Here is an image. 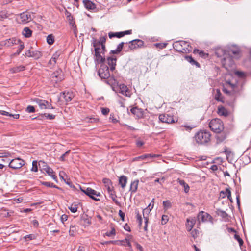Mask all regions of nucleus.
Listing matches in <instances>:
<instances>
[{
  "label": "nucleus",
  "instance_id": "20",
  "mask_svg": "<svg viewBox=\"0 0 251 251\" xmlns=\"http://www.w3.org/2000/svg\"><path fill=\"white\" fill-rule=\"evenodd\" d=\"M108 65L110 66V70L113 71L115 69L116 65L117 59L115 57H109L107 59Z\"/></svg>",
  "mask_w": 251,
  "mask_h": 251
},
{
  "label": "nucleus",
  "instance_id": "18",
  "mask_svg": "<svg viewBox=\"0 0 251 251\" xmlns=\"http://www.w3.org/2000/svg\"><path fill=\"white\" fill-rule=\"evenodd\" d=\"M94 60L96 64L103 63L105 60L104 54H99L98 52H95Z\"/></svg>",
  "mask_w": 251,
  "mask_h": 251
},
{
  "label": "nucleus",
  "instance_id": "57",
  "mask_svg": "<svg viewBox=\"0 0 251 251\" xmlns=\"http://www.w3.org/2000/svg\"><path fill=\"white\" fill-rule=\"evenodd\" d=\"M35 108L34 106L31 105H29L26 108V111L28 112V113H33L35 112Z\"/></svg>",
  "mask_w": 251,
  "mask_h": 251
},
{
  "label": "nucleus",
  "instance_id": "6",
  "mask_svg": "<svg viewBox=\"0 0 251 251\" xmlns=\"http://www.w3.org/2000/svg\"><path fill=\"white\" fill-rule=\"evenodd\" d=\"M98 75L101 79H107L110 76L109 68L104 64H101L98 71Z\"/></svg>",
  "mask_w": 251,
  "mask_h": 251
},
{
  "label": "nucleus",
  "instance_id": "1",
  "mask_svg": "<svg viewBox=\"0 0 251 251\" xmlns=\"http://www.w3.org/2000/svg\"><path fill=\"white\" fill-rule=\"evenodd\" d=\"M211 134L209 132L206 130H201L195 135L196 142L199 144H205L210 141Z\"/></svg>",
  "mask_w": 251,
  "mask_h": 251
},
{
  "label": "nucleus",
  "instance_id": "36",
  "mask_svg": "<svg viewBox=\"0 0 251 251\" xmlns=\"http://www.w3.org/2000/svg\"><path fill=\"white\" fill-rule=\"evenodd\" d=\"M18 42H20L19 40H17L16 38H12L7 40L5 45H7L8 46H10L14 44H18Z\"/></svg>",
  "mask_w": 251,
  "mask_h": 251
},
{
  "label": "nucleus",
  "instance_id": "3",
  "mask_svg": "<svg viewBox=\"0 0 251 251\" xmlns=\"http://www.w3.org/2000/svg\"><path fill=\"white\" fill-rule=\"evenodd\" d=\"M237 86L232 83L230 81H226L223 84V92L229 95L234 96L236 93Z\"/></svg>",
  "mask_w": 251,
  "mask_h": 251
},
{
  "label": "nucleus",
  "instance_id": "55",
  "mask_svg": "<svg viewBox=\"0 0 251 251\" xmlns=\"http://www.w3.org/2000/svg\"><path fill=\"white\" fill-rule=\"evenodd\" d=\"M110 197L112 199V201L116 203V204H118L119 202L116 199L117 196L115 194V192L112 194L110 195Z\"/></svg>",
  "mask_w": 251,
  "mask_h": 251
},
{
  "label": "nucleus",
  "instance_id": "58",
  "mask_svg": "<svg viewBox=\"0 0 251 251\" xmlns=\"http://www.w3.org/2000/svg\"><path fill=\"white\" fill-rule=\"evenodd\" d=\"M109 112V109L108 108H101V113L102 114L106 115Z\"/></svg>",
  "mask_w": 251,
  "mask_h": 251
},
{
  "label": "nucleus",
  "instance_id": "9",
  "mask_svg": "<svg viewBox=\"0 0 251 251\" xmlns=\"http://www.w3.org/2000/svg\"><path fill=\"white\" fill-rule=\"evenodd\" d=\"M24 165V161L19 158L12 159L9 164V167L14 169L21 168Z\"/></svg>",
  "mask_w": 251,
  "mask_h": 251
},
{
  "label": "nucleus",
  "instance_id": "33",
  "mask_svg": "<svg viewBox=\"0 0 251 251\" xmlns=\"http://www.w3.org/2000/svg\"><path fill=\"white\" fill-rule=\"evenodd\" d=\"M108 35L110 38H112L113 37H117L120 38L124 36V34H123L122 32L115 33L110 32L109 33Z\"/></svg>",
  "mask_w": 251,
  "mask_h": 251
},
{
  "label": "nucleus",
  "instance_id": "25",
  "mask_svg": "<svg viewBox=\"0 0 251 251\" xmlns=\"http://www.w3.org/2000/svg\"><path fill=\"white\" fill-rule=\"evenodd\" d=\"M106 38V36L100 37L99 41H95L94 45H97V46L102 47V48H105Z\"/></svg>",
  "mask_w": 251,
  "mask_h": 251
},
{
  "label": "nucleus",
  "instance_id": "8",
  "mask_svg": "<svg viewBox=\"0 0 251 251\" xmlns=\"http://www.w3.org/2000/svg\"><path fill=\"white\" fill-rule=\"evenodd\" d=\"M17 19L19 23L23 24L28 23L32 19L31 14L28 12L21 13L18 16Z\"/></svg>",
  "mask_w": 251,
  "mask_h": 251
},
{
  "label": "nucleus",
  "instance_id": "50",
  "mask_svg": "<svg viewBox=\"0 0 251 251\" xmlns=\"http://www.w3.org/2000/svg\"><path fill=\"white\" fill-rule=\"evenodd\" d=\"M24 69H25V67L24 66H20L14 68L12 70H13V72L14 73H16V72H18L23 71Z\"/></svg>",
  "mask_w": 251,
  "mask_h": 251
},
{
  "label": "nucleus",
  "instance_id": "14",
  "mask_svg": "<svg viewBox=\"0 0 251 251\" xmlns=\"http://www.w3.org/2000/svg\"><path fill=\"white\" fill-rule=\"evenodd\" d=\"M159 119L162 123L170 124L175 122L173 117L168 114H162L159 115Z\"/></svg>",
  "mask_w": 251,
  "mask_h": 251
},
{
  "label": "nucleus",
  "instance_id": "64",
  "mask_svg": "<svg viewBox=\"0 0 251 251\" xmlns=\"http://www.w3.org/2000/svg\"><path fill=\"white\" fill-rule=\"evenodd\" d=\"M124 44H125L124 42H121L117 46V47L116 49L118 50V51L119 50V51H120V52L121 51V50H122V49L123 48V46H124Z\"/></svg>",
  "mask_w": 251,
  "mask_h": 251
},
{
  "label": "nucleus",
  "instance_id": "2",
  "mask_svg": "<svg viewBox=\"0 0 251 251\" xmlns=\"http://www.w3.org/2000/svg\"><path fill=\"white\" fill-rule=\"evenodd\" d=\"M209 126L211 130L217 133L222 132L224 128L223 122L217 118L211 120L209 123Z\"/></svg>",
  "mask_w": 251,
  "mask_h": 251
},
{
  "label": "nucleus",
  "instance_id": "27",
  "mask_svg": "<svg viewBox=\"0 0 251 251\" xmlns=\"http://www.w3.org/2000/svg\"><path fill=\"white\" fill-rule=\"evenodd\" d=\"M214 98H215V99L218 101H220L222 103L225 102L223 97L222 96V95L220 92V90L219 89H217L216 90V93L215 94Z\"/></svg>",
  "mask_w": 251,
  "mask_h": 251
},
{
  "label": "nucleus",
  "instance_id": "4",
  "mask_svg": "<svg viewBox=\"0 0 251 251\" xmlns=\"http://www.w3.org/2000/svg\"><path fill=\"white\" fill-rule=\"evenodd\" d=\"M232 56L227 54L221 60L223 66L227 70H230L234 67V62Z\"/></svg>",
  "mask_w": 251,
  "mask_h": 251
},
{
  "label": "nucleus",
  "instance_id": "17",
  "mask_svg": "<svg viewBox=\"0 0 251 251\" xmlns=\"http://www.w3.org/2000/svg\"><path fill=\"white\" fill-rule=\"evenodd\" d=\"M151 210L148 207H147L143 209V218L144 219L145 222V226L144 229L145 231H147L148 228V215Z\"/></svg>",
  "mask_w": 251,
  "mask_h": 251
},
{
  "label": "nucleus",
  "instance_id": "34",
  "mask_svg": "<svg viewBox=\"0 0 251 251\" xmlns=\"http://www.w3.org/2000/svg\"><path fill=\"white\" fill-rule=\"evenodd\" d=\"M22 33L25 37L29 38L32 35V31L28 27H25L24 28Z\"/></svg>",
  "mask_w": 251,
  "mask_h": 251
},
{
  "label": "nucleus",
  "instance_id": "49",
  "mask_svg": "<svg viewBox=\"0 0 251 251\" xmlns=\"http://www.w3.org/2000/svg\"><path fill=\"white\" fill-rule=\"evenodd\" d=\"M31 171L36 172L38 171V167H37V161H33L32 162V167L31 168Z\"/></svg>",
  "mask_w": 251,
  "mask_h": 251
},
{
  "label": "nucleus",
  "instance_id": "61",
  "mask_svg": "<svg viewBox=\"0 0 251 251\" xmlns=\"http://www.w3.org/2000/svg\"><path fill=\"white\" fill-rule=\"evenodd\" d=\"M70 151L68 150L65 153L63 154L60 157V160L61 161H64L65 160V157L69 153Z\"/></svg>",
  "mask_w": 251,
  "mask_h": 251
},
{
  "label": "nucleus",
  "instance_id": "52",
  "mask_svg": "<svg viewBox=\"0 0 251 251\" xmlns=\"http://www.w3.org/2000/svg\"><path fill=\"white\" fill-rule=\"evenodd\" d=\"M169 217L167 215H163L162 216L161 223L162 225H164L167 223L168 221Z\"/></svg>",
  "mask_w": 251,
  "mask_h": 251
},
{
  "label": "nucleus",
  "instance_id": "40",
  "mask_svg": "<svg viewBox=\"0 0 251 251\" xmlns=\"http://www.w3.org/2000/svg\"><path fill=\"white\" fill-rule=\"evenodd\" d=\"M78 204L76 203H72L69 207V209L72 213H75L77 211Z\"/></svg>",
  "mask_w": 251,
  "mask_h": 251
},
{
  "label": "nucleus",
  "instance_id": "24",
  "mask_svg": "<svg viewBox=\"0 0 251 251\" xmlns=\"http://www.w3.org/2000/svg\"><path fill=\"white\" fill-rule=\"evenodd\" d=\"M227 54L230 55L232 57L238 58L240 54V50L238 48L231 49Z\"/></svg>",
  "mask_w": 251,
  "mask_h": 251
},
{
  "label": "nucleus",
  "instance_id": "48",
  "mask_svg": "<svg viewBox=\"0 0 251 251\" xmlns=\"http://www.w3.org/2000/svg\"><path fill=\"white\" fill-rule=\"evenodd\" d=\"M190 234L194 239H195L199 234V231L197 229H191V231H189Z\"/></svg>",
  "mask_w": 251,
  "mask_h": 251
},
{
  "label": "nucleus",
  "instance_id": "21",
  "mask_svg": "<svg viewBox=\"0 0 251 251\" xmlns=\"http://www.w3.org/2000/svg\"><path fill=\"white\" fill-rule=\"evenodd\" d=\"M196 220L194 218H189L187 219V223L186 224V229L188 231H191L193 227L195 224Z\"/></svg>",
  "mask_w": 251,
  "mask_h": 251
},
{
  "label": "nucleus",
  "instance_id": "10",
  "mask_svg": "<svg viewBox=\"0 0 251 251\" xmlns=\"http://www.w3.org/2000/svg\"><path fill=\"white\" fill-rule=\"evenodd\" d=\"M40 163H42L43 164L42 169L43 171L47 173L53 180L57 181V176L54 174L53 170L48 166L44 162L40 161L39 165H40Z\"/></svg>",
  "mask_w": 251,
  "mask_h": 251
},
{
  "label": "nucleus",
  "instance_id": "62",
  "mask_svg": "<svg viewBox=\"0 0 251 251\" xmlns=\"http://www.w3.org/2000/svg\"><path fill=\"white\" fill-rule=\"evenodd\" d=\"M235 237L238 240L240 246H242L243 244V241L242 240V239L240 238L239 236L236 235H235Z\"/></svg>",
  "mask_w": 251,
  "mask_h": 251
},
{
  "label": "nucleus",
  "instance_id": "32",
  "mask_svg": "<svg viewBox=\"0 0 251 251\" xmlns=\"http://www.w3.org/2000/svg\"><path fill=\"white\" fill-rule=\"evenodd\" d=\"M119 184L121 185V187L123 188H124L126 186L127 183V177L125 176H121L119 178Z\"/></svg>",
  "mask_w": 251,
  "mask_h": 251
},
{
  "label": "nucleus",
  "instance_id": "29",
  "mask_svg": "<svg viewBox=\"0 0 251 251\" xmlns=\"http://www.w3.org/2000/svg\"><path fill=\"white\" fill-rule=\"evenodd\" d=\"M61 95L63 96L66 102L70 101L73 97V94L72 92H63Z\"/></svg>",
  "mask_w": 251,
  "mask_h": 251
},
{
  "label": "nucleus",
  "instance_id": "44",
  "mask_svg": "<svg viewBox=\"0 0 251 251\" xmlns=\"http://www.w3.org/2000/svg\"><path fill=\"white\" fill-rule=\"evenodd\" d=\"M47 42L49 45H52L54 42V36L52 34L49 35L47 37Z\"/></svg>",
  "mask_w": 251,
  "mask_h": 251
},
{
  "label": "nucleus",
  "instance_id": "7",
  "mask_svg": "<svg viewBox=\"0 0 251 251\" xmlns=\"http://www.w3.org/2000/svg\"><path fill=\"white\" fill-rule=\"evenodd\" d=\"M81 190L84 193L89 196L93 200H94L96 201L100 200L99 199L95 198V196L100 197V193L97 192L96 191L91 189V188H81Z\"/></svg>",
  "mask_w": 251,
  "mask_h": 251
},
{
  "label": "nucleus",
  "instance_id": "15",
  "mask_svg": "<svg viewBox=\"0 0 251 251\" xmlns=\"http://www.w3.org/2000/svg\"><path fill=\"white\" fill-rule=\"evenodd\" d=\"M143 45V42L139 39L133 40L129 42V48L132 50L137 48L141 47Z\"/></svg>",
  "mask_w": 251,
  "mask_h": 251
},
{
  "label": "nucleus",
  "instance_id": "46",
  "mask_svg": "<svg viewBox=\"0 0 251 251\" xmlns=\"http://www.w3.org/2000/svg\"><path fill=\"white\" fill-rule=\"evenodd\" d=\"M32 55V57H34L35 58L38 59L42 56V53L39 51L35 50L33 51Z\"/></svg>",
  "mask_w": 251,
  "mask_h": 251
},
{
  "label": "nucleus",
  "instance_id": "38",
  "mask_svg": "<svg viewBox=\"0 0 251 251\" xmlns=\"http://www.w3.org/2000/svg\"><path fill=\"white\" fill-rule=\"evenodd\" d=\"M59 54L57 52L55 53L52 55L51 58L49 61V63L50 64H55L56 62V60L58 58Z\"/></svg>",
  "mask_w": 251,
  "mask_h": 251
},
{
  "label": "nucleus",
  "instance_id": "60",
  "mask_svg": "<svg viewBox=\"0 0 251 251\" xmlns=\"http://www.w3.org/2000/svg\"><path fill=\"white\" fill-rule=\"evenodd\" d=\"M42 184L44 185H45V186H47L48 187H56V186L55 185H53V183H51L49 182H43L42 183Z\"/></svg>",
  "mask_w": 251,
  "mask_h": 251
},
{
  "label": "nucleus",
  "instance_id": "23",
  "mask_svg": "<svg viewBox=\"0 0 251 251\" xmlns=\"http://www.w3.org/2000/svg\"><path fill=\"white\" fill-rule=\"evenodd\" d=\"M217 112L220 116H223L224 117H227L229 114V112L223 106H218Z\"/></svg>",
  "mask_w": 251,
  "mask_h": 251
},
{
  "label": "nucleus",
  "instance_id": "16",
  "mask_svg": "<svg viewBox=\"0 0 251 251\" xmlns=\"http://www.w3.org/2000/svg\"><path fill=\"white\" fill-rule=\"evenodd\" d=\"M119 93L126 97H130L131 96L130 90L127 86L124 84H121L119 85Z\"/></svg>",
  "mask_w": 251,
  "mask_h": 251
},
{
  "label": "nucleus",
  "instance_id": "13",
  "mask_svg": "<svg viewBox=\"0 0 251 251\" xmlns=\"http://www.w3.org/2000/svg\"><path fill=\"white\" fill-rule=\"evenodd\" d=\"M63 79L62 75V71L58 70L54 72L51 75V81L53 83L56 84L58 82L61 81Z\"/></svg>",
  "mask_w": 251,
  "mask_h": 251
},
{
  "label": "nucleus",
  "instance_id": "42",
  "mask_svg": "<svg viewBox=\"0 0 251 251\" xmlns=\"http://www.w3.org/2000/svg\"><path fill=\"white\" fill-rule=\"evenodd\" d=\"M163 205L165 210H167L172 207V203L169 201H163Z\"/></svg>",
  "mask_w": 251,
  "mask_h": 251
},
{
  "label": "nucleus",
  "instance_id": "5",
  "mask_svg": "<svg viewBox=\"0 0 251 251\" xmlns=\"http://www.w3.org/2000/svg\"><path fill=\"white\" fill-rule=\"evenodd\" d=\"M33 101L36 102L41 109H54L52 105L45 100H42L39 98H34L33 100Z\"/></svg>",
  "mask_w": 251,
  "mask_h": 251
},
{
  "label": "nucleus",
  "instance_id": "37",
  "mask_svg": "<svg viewBox=\"0 0 251 251\" xmlns=\"http://www.w3.org/2000/svg\"><path fill=\"white\" fill-rule=\"evenodd\" d=\"M174 48L177 50L178 52H182V47H181V44H180V41L176 42L174 43L173 46Z\"/></svg>",
  "mask_w": 251,
  "mask_h": 251
},
{
  "label": "nucleus",
  "instance_id": "11",
  "mask_svg": "<svg viewBox=\"0 0 251 251\" xmlns=\"http://www.w3.org/2000/svg\"><path fill=\"white\" fill-rule=\"evenodd\" d=\"M197 218L199 222L211 221L212 219L210 215L204 211L200 212L197 216Z\"/></svg>",
  "mask_w": 251,
  "mask_h": 251
},
{
  "label": "nucleus",
  "instance_id": "59",
  "mask_svg": "<svg viewBox=\"0 0 251 251\" xmlns=\"http://www.w3.org/2000/svg\"><path fill=\"white\" fill-rule=\"evenodd\" d=\"M109 120H110L111 122H112L113 123H116L118 122V120L114 118V115L112 114H111L110 115Z\"/></svg>",
  "mask_w": 251,
  "mask_h": 251
},
{
  "label": "nucleus",
  "instance_id": "63",
  "mask_svg": "<svg viewBox=\"0 0 251 251\" xmlns=\"http://www.w3.org/2000/svg\"><path fill=\"white\" fill-rule=\"evenodd\" d=\"M68 216L66 214H63L61 217V221L64 223L65 221H67L68 219Z\"/></svg>",
  "mask_w": 251,
  "mask_h": 251
},
{
  "label": "nucleus",
  "instance_id": "28",
  "mask_svg": "<svg viewBox=\"0 0 251 251\" xmlns=\"http://www.w3.org/2000/svg\"><path fill=\"white\" fill-rule=\"evenodd\" d=\"M215 54L218 57H224L227 55V53L223 48H219L216 49Z\"/></svg>",
  "mask_w": 251,
  "mask_h": 251
},
{
  "label": "nucleus",
  "instance_id": "26",
  "mask_svg": "<svg viewBox=\"0 0 251 251\" xmlns=\"http://www.w3.org/2000/svg\"><path fill=\"white\" fill-rule=\"evenodd\" d=\"M226 196H227L228 199H229L230 201H232L231 193L229 188H226L225 191H221L220 192V196L222 198H225Z\"/></svg>",
  "mask_w": 251,
  "mask_h": 251
},
{
  "label": "nucleus",
  "instance_id": "54",
  "mask_svg": "<svg viewBox=\"0 0 251 251\" xmlns=\"http://www.w3.org/2000/svg\"><path fill=\"white\" fill-rule=\"evenodd\" d=\"M10 155V153L8 152H6L5 151H0V157H8Z\"/></svg>",
  "mask_w": 251,
  "mask_h": 251
},
{
  "label": "nucleus",
  "instance_id": "22",
  "mask_svg": "<svg viewBox=\"0 0 251 251\" xmlns=\"http://www.w3.org/2000/svg\"><path fill=\"white\" fill-rule=\"evenodd\" d=\"M83 3L85 7L88 10H94L96 8V5L89 0H83Z\"/></svg>",
  "mask_w": 251,
  "mask_h": 251
},
{
  "label": "nucleus",
  "instance_id": "31",
  "mask_svg": "<svg viewBox=\"0 0 251 251\" xmlns=\"http://www.w3.org/2000/svg\"><path fill=\"white\" fill-rule=\"evenodd\" d=\"M138 180H135L133 182H132L130 184V190L131 193H135L138 188Z\"/></svg>",
  "mask_w": 251,
  "mask_h": 251
},
{
  "label": "nucleus",
  "instance_id": "39",
  "mask_svg": "<svg viewBox=\"0 0 251 251\" xmlns=\"http://www.w3.org/2000/svg\"><path fill=\"white\" fill-rule=\"evenodd\" d=\"M186 60L191 63L192 65H196L197 66L199 67V63L194 60L193 58L190 56H186L185 57Z\"/></svg>",
  "mask_w": 251,
  "mask_h": 251
},
{
  "label": "nucleus",
  "instance_id": "51",
  "mask_svg": "<svg viewBox=\"0 0 251 251\" xmlns=\"http://www.w3.org/2000/svg\"><path fill=\"white\" fill-rule=\"evenodd\" d=\"M116 234V231L114 228L112 227L111 230L109 232H107L105 233V235L108 237L111 236L112 235H115Z\"/></svg>",
  "mask_w": 251,
  "mask_h": 251
},
{
  "label": "nucleus",
  "instance_id": "35",
  "mask_svg": "<svg viewBox=\"0 0 251 251\" xmlns=\"http://www.w3.org/2000/svg\"><path fill=\"white\" fill-rule=\"evenodd\" d=\"M95 48V52H98L99 54H104L105 51V48H102V47L97 46V45H94Z\"/></svg>",
  "mask_w": 251,
  "mask_h": 251
},
{
  "label": "nucleus",
  "instance_id": "41",
  "mask_svg": "<svg viewBox=\"0 0 251 251\" xmlns=\"http://www.w3.org/2000/svg\"><path fill=\"white\" fill-rule=\"evenodd\" d=\"M135 213L136 214V220L138 223V225L140 227L141 226L142 224V219L141 215L140 214L139 212L136 210Z\"/></svg>",
  "mask_w": 251,
  "mask_h": 251
},
{
  "label": "nucleus",
  "instance_id": "12",
  "mask_svg": "<svg viewBox=\"0 0 251 251\" xmlns=\"http://www.w3.org/2000/svg\"><path fill=\"white\" fill-rule=\"evenodd\" d=\"M133 240V236L131 235H127L126 237L122 240H118L117 245L124 246H128L131 248V242Z\"/></svg>",
  "mask_w": 251,
  "mask_h": 251
},
{
  "label": "nucleus",
  "instance_id": "45",
  "mask_svg": "<svg viewBox=\"0 0 251 251\" xmlns=\"http://www.w3.org/2000/svg\"><path fill=\"white\" fill-rule=\"evenodd\" d=\"M149 156H151L150 155H146V154H144L143 155H141V156H138V157H135L134 159H133V161H139V160H144L147 158L149 157Z\"/></svg>",
  "mask_w": 251,
  "mask_h": 251
},
{
  "label": "nucleus",
  "instance_id": "47",
  "mask_svg": "<svg viewBox=\"0 0 251 251\" xmlns=\"http://www.w3.org/2000/svg\"><path fill=\"white\" fill-rule=\"evenodd\" d=\"M102 181L106 188L112 185L111 181L108 178H103Z\"/></svg>",
  "mask_w": 251,
  "mask_h": 251
},
{
  "label": "nucleus",
  "instance_id": "43",
  "mask_svg": "<svg viewBox=\"0 0 251 251\" xmlns=\"http://www.w3.org/2000/svg\"><path fill=\"white\" fill-rule=\"evenodd\" d=\"M82 220L84 222V224L86 226H88L91 224V220L87 215L83 217Z\"/></svg>",
  "mask_w": 251,
  "mask_h": 251
},
{
  "label": "nucleus",
  "instance_id": "30",
  "mask_svg": "<svg viewBox=\"0 0 251 251\" xmlns=\"http://www.w3.org/2000/svg\"><path fill=\"white\" fill-rule=\"evenodd\" d=\"M131 112L136 116L138 118H140L142 116L143 113L141 109L137 107H133L130 110Z\"/></svg>",
  "mask_w": 251,
  "mask_h": 251
},
{
  "label": "nucleus",
  "instance_id": "53",
  "mask_svg": "<svg viewBox=\"0 0 251 251\" xmlns=\"http://www.w3.org/2000/svg\"><path fill=\"white\" fill-rule=\"evenodd\" d=\"M167 45V44L165 43H159L155 44L156 47L159 48L160 49H162L166 48Z\"/></svg>",
  "mask_w": 251,
  "mask_h": 251
},
{
  "label": "nucleus",
  "instance_id": "56",
  "mask_svg": "<svg viewBox=\"0 0 251 251\" xmlns=\"http://www.w3.org/2000/svg\"><path fill=\"white\" fill-rule=\"evenodd\" d=\"M7 14L5 12H0V20H3L7 18H8Z\"/></svg>",
  "mask_w": 251,
  "mask_h": 251
},
{
  "label": "nucleus",
  "instance_id": "19",
  "mask_svg": "<svg viewBox=\"0 0 251 251\" xmlns=\"http://www.w3.org/2000/svg\"><path fill=\"white\" fill-rule=\"evenodd\" d=\"M180 44H181V47H182V52L183 53H189L192 50V48L190 46L189 43L185 41H181Z\"/></svg>",
  "mask_w": 251,
  "mask_h": 251
}]
</instances>
